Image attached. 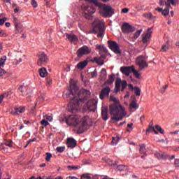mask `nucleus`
<instances>
[{
	"mask_svg": "<svg viewBox=\"0 0 179 179\" xmlns=\"http://www.w3.org/2000/svg\"><path fill=\"white\" fill-rule=\"evenodd\" d=\"M64 96H66V97L72 96V99L67 106V110L70 113H75L79 110V106L83 104V103L90 97L91 93L90 90L85 89H82L79 91V88L78 87V85H76V83H71L69 89L66 93L64 92Z\"/></svg>",
	"mask_w": 179,
	"mask_h": 179,
	"instance_id": "nucleus-1",
	"label": "nucleus"
},
{
	"mask_svg": "<svg viewBox=\"0 0 179 179\" xmlns=\"http://www.w3.org/2000/svg\"><path fill=\"white\" fill-rule=\"evenodd\" d=\"M67 125L77 127V133L83 134L87 129V117H80L76 115H70L65 120Z\"/></svg>",
	"mask_w": 179,
	"mask_h": 179,
	"instance_id": "nucleus-2",
	"label": "nucleus"
},
{
	"mask_svg": "<svg viewBox=\"0 0 179 179\" xmlns=\"http://www.w3.org/2000/svg\"><path fill=\"white\" fill-rule=\"evenodd\" d=\"M110 114L112 116L111 120L118 122L127 115V112L122 106L118 103H113L109 106Z\"/></svg>",
	"mask_w": 179,
	"mask_h": 179,
	"instance_id": "nucleus-3",
	"label": "nucleus"
},
{
	"mask_svg": "<svg viewBox=\"0 0 179 179\" xmlns=\"http://www.w3.org/2000/svg\"><path fill=\"white\" fill-rule=\"evenodd\" d=\"M92 24V33L94 34H97L98 33V37H104V24L103 22L99 19H95Z\"/></svg>",
	"mask_w": 179,
	"mask_h": 179,
	"instance_id": "nucleus-4",
	"label": "nucleus"
},
{
	"mask_svg": "<svg viewBox=\"0 0 179 179\" xmlns=\"http://www.w3.org/2000/svg\"><path fill=\"white\" fill-rule=\"evenodd\" d=\"M98 8H100V13L106 17H111V16L114 15V11L110 6H107L103 3H100Z\"/></svg>",
	"mask_w": 179,
	"mask_h": 179,
	"instance_id": "nucleus-5",
	"label": "nucleus"
},
{
	"mask_svg": "<svg viewBox=\"0 0 179 179\" xmlns=\"http://www.w3.org/2000/svg\"><path fill=\"white\" fill-rule=\"evenodd\" d=\"M81 9L84 12V17L85 19H89L91 15H93L96 12V8L92 6H89L87 5H82Z\"/></svg>",
	"mask_w": 179,
	"mask_h": 179,
	"instance_id": "nucleus-6",
	"label": "nucleus"
},
{
	"mask_svg": "<svg viewBox=\"0 0 179 179\" xmlns=\"http://www.w3.org/2000/svg\"><path fill=\"white\" fill-rule=\"evenodd\" d=\"M37 64L38 66H43V65H47L48 64V56L44 52H41L38 55Z\"/></svg>",
	"mask_w": 179,
	"mask_h": 179,
	"instance_id": "nucleus-7",
	"label": "nucleus"
},
{
	"mask_svg": "<svg viewBox=\"0 0 179 179\" xmlns=\"http://www.w3.org/2000/svg\"><path fill=\"white\" fill-rule=\"evenodd\" d=\"M136 62L137 65H138L140 71H142V69H144V68H148V66H149V64L148 62H146V58L145 56L141 55L138 57Z\"/></svg>",
	"mask_w": 179,
	"mask_h": 179,
	"instance_id": "nucleus-8",
	"label": "nucleus"
},
{
	"mask_svg": "<svg viewBox=\"0 0 179 179\" xmlns=\"http://www.w3.org/2000/svg\"><path fill=\"white\" fill-rule=\"evenodd\" d=\"M85 108H87L88 111H96V109L97 108V101L96 99H90L85 103Z\"/></svg>",
	"mask_w": 179,
	"mask_h": 179,
	"instance_id": "nucleus-9",
	"label": "nucleus"
},
{
	"mask_svg": "<svg viewBox=\"0 0 179 179\" xmlns=\"http://www.w3.org/2000/svg\"><path fill=\"white\" fill-rule=\"evenodd\" d=\"M108 45L112 51L115 52V54H121V50L120 49V45L115 41H108Z\"/></svg>",
	"mask_w": 179,
	"mask_h": 179,
	"instance_id": "nucleus-10",
	"label": "nucleus"
},
{
	"mask_svg": "<svg viewBox=\"0 0 179 179\" xmlns=\"http://www.w3.org/2000/svg\"><path fill=\"white\" fill-rule=\"evenodd\" d=\"M76 54L79 58H81V57H83V55L90 54V49H89V47L87 46H83L77 50Z\"/></svg>",
	"mask_w": 179,
	"mask_h": 179,
	"instance_id": "nucleus-11",
	"label": "nucleus"
},
{
	"mask_svg": "<svg viewBox=\"0 0 179 179\" xmlns=\"http://www.w3.org/2000/svg\"><path fill=\"white\" fill-rule=\"evenodd\" d=\"M122 33H134L135 31V27H132L128 22H124L122 25Z\"/></svg>",
	"mask_w": 179,
	"mask_h": 179,
	"instance_id": "nucleus-12",
	"label": "nucleus"
},
{
	"mask_svg": "<svg viewBox=\"0 0 179 179\" xmlns=\"http://www.w3.org/2000/svg\"><path fill=\"white\" fill-rule=\"evenodd\" d=\"M110 92H111V89L110 88V87H106L103 88L101 90V92L99 94V98L101 99V100H103L104 97H109Z\"/></svg>",
	"mask_w": 179,
	"mask_h": 179,
	"instance_id": "nucleus-13",
	"label": "nucleus"
},
{
	"mask_svg": "<svg viewBox=\"0 0 179 179\" xmlns=\"http://www.w3.org/2000/svg\"><path fill=\"white\" fill-rule=\"evenodd\" d=\"M150 30H152V28H149L148 29L147 33L142 35V37H143L142 41L143 44H146L147 43H149V40H150V37H152V31H150Z\"/></svg>",
	"mask_w": 179,
	"mask_h": 179,
	"instance_id": "nucleus-14",
	"label": "nucleus"
},
{
	"mask_svg": "<svg viewBox=\"0 0 179 179\" xmlns=\"http://www.w3.org/2000/svg\"><path fill=\"white\" fill-rule=\"evenodd\" d=\"M66 145L68 148L73 149L78 145V141L73 138L69 137L67 138Z\"/></svg>",
	"mask_w": 179,
	"mask_h": 179,
	"instance_id": "nucleus-15",
	"label": "nucleus"
},
{
	"mask_svg": "<svg viewBox=\"0 0 179 179\" xmlns=\"http://www.w3.org/2000/svg\"><path fill=\"white\" fill-rule=\"evenodd\" d=\"M101 117L103 121H107L108 118V108L107 106H103L101 108Z\"/></svg>",
	"mask_w": 179,
	"mask_h": 179,
	"instance_id": "nucleus-16",
	"label": "nucleus"
},
{
	"mask_svg": "<svg viewBox=\"0 0 179 179\" xmlns=\"http://www.w3.org/2000/svg\"><path fill=\"white\" fill-rule=\"evenodd\" d=\"M26 111V107L24 106H20L18 108H14V111L11 112V114L13 115H19V114H22Z\"/></svg>",
	"mask_w": 179,
	"mask_h": 179,
	"instance_id": "nucleus-17",
	"label": "nucleus"
},
{
	"mask_svg": "<svg viewBox=\"0 0 179 179\" xmlns=\"http://www.w3.org/2000/svg\"><path fill=\"white\" fill-rule=\"evenodd\" d=\"M120 72L126 76H129V74L132 72V66H122L120 68Z\"/></svg>",
	"mask_w": 179,
	"mask_h": 179,
	"instance_id": "nucleus-18",
	"label": "nucleus"
},
{
	"mask_svg": "<svg viewBox=\"0 0 179 179\" xmlns=\"http://www.w3.org/2000/svg\"><path fill=\"white\" fill-rule=\"evenodd\" d=\"M146 145L145 144L140 145V153L141 155H143L141 156V159H145L148 156V154L146 153Z\"/></svg>",
	"mask_w": 179,
	"mask_h": 179,
	"instance_id": "nucleus-19",
	"label": "nucleus"
},
{
	"mask_svg": "<svg viewBox=\"0 0 179 179\" xmlns=\"http://www.w3.org/2000/svg\"><path fill=\"white\" fill-rule=\"evenodd\" d=\"M66 38H68L69 41H71V43L78 41V37L73 34H66Z\"/></svg>",
	"mask_w": 179,
	"mask_h": 179,
	"instance_id": "nucleus-20",
	"label": "nucleus"
},
{
	"mask_svg": "<svg viewBox=\"0 0 179 179\" xmlns=\"http://www.w3.org/2000/svg\"><path fill=\"white\" fill-rule=\"evenodd\" d=\"M122 82L121 81V78H118L116 80V82H115V89L116 90V93H118V92H120V90H121V85H122Z\"/></svg>",
	"mask_w": 179,
	"mask_h": 179,
	"instance_id": "nucleus-21",
	"label": "nucleus"
},
{
	"mask_svg": "<svg viewBox=\"0 0 179 179\" xmlns=\"http://www.w3.org/2000/svg\"><path fill=\"white\" fill-rule=\"evenodd\" d=\"M114 78H115V74L114 73L110 74L109 76L108 80H107L105 82L104 85H113V83H114V80H115Z\"/></svg>",
	"mask_w": 179,
	"mask_h": 179,
	"instance_id": "nucleus-22",
	"label": "nucleus"
},
{
	"mask_svg": "<svg viewBox=\"0 0 179 179\" xmlns=\"http://www.w3.org/2000/svg\"><path fill=\"white\" fill-rule=\"evenodd\" d=\"M155 157H157L159 160L161 159H166V157H167V155H166V153H163L162 152H157L155 153Z\"/></svg>",
	"mask_w": 179,
	"mask_h": 179,
	"instance_id": "nucleus-23",
	"label": "nucleus"
},
{
	"mask_svg": "<svg viewBox=\"0 0 179 179\" xmlns=\"http://www.w3.org/2000/svg\"><path fill=\"white\" fill-rule=\"evenodd\" d=\"M99 54L101 57V58H103V59H106V57H107V48H102L100 50H99Z\"/></svg>",
	"mask_w": 179,
	"mask_h": 179,
	"instance_id": "nucleus-24",
	"label": "nucleus"
},
{
	"mask_svg": "<svg viewBox=\"0 0 179 179\" xmlns=\"http://www.w3.org/2000/svg\"><path fill=\"white\" fill-rule=\"evenodd\" d=\"M85 66H87V61L80 62L77 64L78 69H83Z\"/></svg>",
	"mask_w": 179,
	"mask_h": 179,
	"instance_id": "nucleus-25",
	"label": "nucleus"
},
{
	"mask_svg": "<svg viewBox=\"0 0 179 179\" xmlns=\"http://www.w3.org/2000/svg\"><path fill=\"white\" fill-rule=\"evenodd\" d=\"M94 62H96L98 65H103L104 63L103 61H104V59L100 56L99 57H94Z\"/></svg>",
	"mask_w": 179,
	"mask_h": 179,
	"instance_id": "nucleus-26",
	"label": "nucleus"
},
{
	"mask_svg": "<svg viewBox=\"0 0 179 179\" xmlns=\"http://www.w3.org/2000/svg\"><path fill=\"white\" fill-rule=\"evenodd\" d=\"M48 72H47V69L46 68H41L39 70V75L41 78H45V76L47 75Z\"/></svg>",
	"mask_w": 179,
	"mask_h": 179,
	"instance_id": "nucleus-27",
	"label": "nucleus"
},
{
	"mask_svg": "<svg viewBox=\"0 0 179 179\" xmlns=\"http://www.w3.org/2000/svg\"><path fill=\"white\" fill-rule=\"evenodd\" d=\"M170 48V45H169V43H166L165 44L162 45L161 51L166 52V51H169Z\"/></svg>",
	"mask_w": 179,
	"mask_h": 179,
	"instance_id": "nucleus-28",
	"label": "nucleus"
},
{
	"mask_svg": "<svg viewBox=\"0 0 179 179\" xmlns=\"http://www.w3.org/2000/svg\"><path fill=\"white\" fill-rule=\"evenodd\" d=\"M130 108H134V110L139 108V106L136 103V101L134 100L131 102Z\"/></svg>",
	"mask_w": 179,
	"mask_h": 179,
	"instance_id": "nucleus-29",
	"label": "nucleus"
},
{
	"mask_svg": "<svg viewBox=\"0 0 179 179\" xmlns=\"http://www.w3.org/2000/svg\"><path fill=\"white\" fill-rule=\"evenodd\" d=\"M131 72L134 73V75L136 76V78H139L141 76V74L135 69L134 66H131Z\"/></svg>",
	"mask_w": 179,
	"mask_h": 179,
	"instance_id": "nucleus-30",
	"label": "nucleus"
},
{
	"mask_svg": "<svg viewBox=\"0 0 179 179\" xmlns=\"http://www.w3.org/2000/svg\"><path fill=\"white\" fill-rule=\"evenodd\" d=\"M128 86V83H127V80H122V89L121 91L124 92L125 89H127V87Z\"/></svg>",
	"mask_w": 179,
	"mask_h": 179,
	"instance_id": "nucleus-31",
	"label": "nucleus"
},
{
	"mask_svg": "<svg viewBox=\"0 0 179 179\" xmlns=\"http://www.w3.org/2000/svg\"><path fill=\"white\" fill-rule=\"evenodd\" d=\"M86 2H89L90 3H94L95 6H99L100 5V2H99L97 0H85Z\"/></svg>",
	"mask_w": 179,
	"mask_h": 179,
	"instance_id": "nucleus-32",
	"label": "nucleus"
},
{
	"mask_svg": "<svg viewBox=\"0 0 179 179\" xmlns=\"http://www.w3.org/2000/svg\"><path fill=\"white\" fill-rule=\"evenodd\" d=\"M18 90L19 92H20L21 93H24V92H26V90H27V87H26L24 85H20L18 87Z\"/></svg>",
	"mask_w": 179,
	"mask_h": 179,
	"instance_id": "nucleus-33",
	"label": "nucleus"
},
{
	"mask_svg": "<svg viewBox=\"0 0 179 179\" xmlns=\"http://www.w3.org/2000/svg\"><path fill=\"white\" fill-rule=\"evenodd\" d=\"M134 94L136 96H141V89L138 87H134Z\"/></svg>",
	"mask_w": 179,
	"mask_h": 179,
	"instance_id": "nucleus-34",
	"label": "nucleus"
},
{
	"mask_svg": "<svg viewBox=\"0 0 179 179\" xmlns=\"http://www.w3.org/2000/svg\"><path fill=\"white\" fill-rule=\"evenodd\" d=\"M117 169L119 171H124L127 170V167L125 165H119V166H117Z\"/></svg>",
	"mask_w": 179,
	"mask_h": 179,
	"instance_id": "nucleus-35",
	"label": "nucleus"
},
{
	"mask_svg": "<svg viewBox=\"0 0 179 179\" xmlns=\"http://www.w3.org/2000/svg\"><path fill=\"white\" fill-rule=\"evenodd\" d=\"M141 33H142V29H139L138 30L134 35V38L135 40H136V38H138L140 36H141Z\"/></svg>",
	"mask_w": 179,
	"mask_h": 179,
	"instance_id": "nucleus-36",
	"label": "nucleus"
},
{
	"mask_svg": "<svg viewBox=\"0 0 179 179\" xmlns=\"http://www.w3.org/2000/svg\"><path fill=\"white\" fill-rule=\"evenodd\" d=\"M119 141H120V137L118 136L113 137V139H112L113 145H117Z\"/></svg>",
	"mask_w": 179,
	"mask_h": 179,
	"instance_id": "nucleus-37",
	"label": "nucleus"
},
{
	"mask_svg": "<svg viewBox=\"0 0 179 179\" xmlns=\"http://www.w3.org/2000/svg\"><path fill=\"white\" fill-rule=\"evenodd\" d=\"M5 61H6V57L1 58V59H0V68L3 67V65H5Z\"/></svg>",
	"mask_w": 179,
	"mask_h": 179,
	"instance_id": "nucleus-38",
	"label": "nucleus"
},
{
	"mask_svg": "<svg viewBox=\"0 0 179 179\" xmlns=\"http://www.w3.org/2000/svg\"><path fill=\"white\" fill-rule=\"evenodd\" d=\"M13 22L15 26L20 24V20H19L16 17H13Z\"/></svg>",
	"mask_w": 179,
	"mask_h": 179,
	"instance_id": "nucleus-39",
	"label": "nucleus"
},
{
	"mask_svg": "<svg viewBox=\"0 0 179 179\" xmlns=\"http://www.w3.org/2000/svg\"><path fill=\"white\" fill-rule=\"evenodd\" d=\"M51 157H52V154H51L50 152H46V162H50V160H51Z\"/></svg>",
	"mask_w": 179,
	"mask_h": 179,
	"instance_id": "nucleus-40",
	"label": "nucleus"
},
{
	"mask_svg": "<svg viewBox=\"0 0 179 179\" xmlns=\"http://www.w3.org/2000/svg\"><path fill=\"white\" fill-rule=\"evenodd\" d=\"M155 128L157 129V131H158L159 132H160V134H164V129H163L159 125H156Z\"/></svg>",
	"mask_w": 179,
	"mask_h": 179,
	"instance_id": "nucleus-41",
	"label": "nucleus"
},
{
	"mask_svg": "<svg viewBox=\"0 0 179 179\" xmlns=\"http://www.w3.org/2000/svg\"><path fill=\"white\" fill-rule=\"evenodd\" d=\"M57 152H58L59 153H62V152H64L65 150V146H62V147H57L56 148Z\"/></svg>",
	"mask_w": 179,
	"mask_h": 179,
	"instance_id": "nucleus-42",
	"label": "nucleus"
},
{
	"mask_svg": "<svg viewBox=\"0 0 179 179\" xmlns=\"http://www.w3.org/2000/svg\"><path fill=\"white\" fill-rule=\"evenodd\" d=\"M162 13L164 16H167V15L169 13H170V10L169 8H165V9L162 10Z\"/></svg>",
	"mask_w": 179,
	"mask_h": 179,
	"instance_id": "nucleus-43",
	"label": "nucleus"
},
{
	"mask_svg": "<svg viewBox=\"0 0 179 179\" xmlns=\"http://www.w3.org/2000/svg\"><path fill=\"white\" fill-rule=\"evenodd\" d=\"M92 78H97V70L94 69L92 72L90 73Z\"/></svg>",
	"mask_w": 179,
	"mask_h": 179,
	"instance_id": "nucleus-44",
	"label": "nucleus"
},
{
	"mask_svg": "<svg viewBox=\"0 0 179 179\" xmlns=\"http://www.w3.org/2000/svg\"><path fill=\"white\" fill-rule=\"evenodd\" d=\"M41 125H43V127H48V121L45 120V119H43L41 121Z\"/></svg>",
	"mask_w": 179,
	"mask_h": 179,
	"instance_id": "nucleus-45",
	"label": "nucleus"
},
{
	"mask_svg": "<svg viewBox=\"0 0 179 179\" xmlns=\"http://www.w3.org/2000/svg\"><path fill=\"white\" fill-rule=\"evenodd\" d=\"M134 125L133 123L131 124H127V132H131V131L132 130V126Z\"/></svg>",
	"mask_w": 179,
	"mask_h": 179,
	"instance_id": "nucleus-46",
	"label": "nucleus"
},
{
	"mask_svg": "<svg viewBox=\"0 0 179 179\" xmlns=\"http://www.w3.org/2000/svg\"><path fill=\"white\" fill-rule=\"evenodd\" d=\"M153 131H155V127L148 126V128L147 129L146 134H149L150 132H153Z\"/></svg>",
	"mask_w": 179,
	"mask_h": 179,
	"instance_id": "nucleus-47",
	"label": "nucleus"
},
{
	"mask_svg": "<svg viewBox=\"0 0 179 179\" xmlns=\"http://www.w3.org/2000/svg\"><path fill=\"white\" fill-rule=\"evenodd\" d=\"M31 5L34 8H37V6H38L37 1H36V0H31Z\"/></svg>",
	"mask_w": 179,
	"mask_h": 179,
	"instance_id": "nucleus-48",
	"label": "nucleus"
},
{
	"mask_svg": "<svg viewBox=\"0 0 179 179\" xmlns=\"http://www.w3.org/2000/svg\"><path fill=\"white\" fill-rule=\"evenodd\" d=\"M176 1H178V0H168L167 6L170 5V3L171 5H176Z\"/></svg>",
	"mask_w": 179,
	"mask_h": 179,
	"instance_id": "nucleus-49",
	"label": "nucleus"
},
{
	"mask_svg": "<svg viewBox=\"0 0 179 179\" xmlns=\"http://www.w3.org/2000/svg\"><path fill=\"white\" fill-rule=\"evenodd\" d=\"M5 22H6V17L0 18V26H3Z\"/></svg>",
	"mask_w": 179,
	"mask_h": 179,
	"instance_id": "nucleus-50",
	"label": "nucleus"
},
{
	"mask_svg": "<svg viewBox=\"0 0 179 179\" xmlns=\"http://www.w3.org/2000/svg\"><path fill=\"white\" fill-rule=\"evenodd\" d=\"M15 27L17 31H22V25H20V24L15 25Z\"/></svg>",
	"mask_w": 179,
	"mask_h": 179,
	"instance_id": "nucleus-51",
	"label": "nucleus"
},
{
	"mask_svg": "<svg viewBox=\"0 0 179 179\" xmlns=\"http://www.w3.org/2000/svg\"><path fill=\"white\" fill-rule=\"evenodd\" d=\"M4 145L8 146V148H12V141H6Z\"/></svg>",
	"mask_w": 179,
	"mask_h": 179,
	"instance_id": "nucleus-52",
	"label": "nucleus"
},
{
	"mask_svg": "<svg viewBox=\"0 0 179 179\" xmlns=\"http://www.w3.org/2000/svg\"><path fill=\"white\" fill-rule=\"evenodd\" d=\"M68 169H69V170H78L79 168L76 166H69Z\"/></svg>",
	"mask_w": 179,
	"mask_h": 179,
	"instance_id": "nucleus-53",
	"label": "nucleus"
},
{
	"mask_svg": "<svg viewBox=\"0 0 179 179\" xmlns=\"http://www.w3.org/2000/svg\"><path fill=\"white\" fill-rule=\"evenodd\" d=\"M5 73H6V71L3 70L2 67H0V76L5 75Z\"/></svg>",
	"mask_w": 179,
	"mask_h": 179,
	"instance_id": "nucleus-54",
	"label": "nucleus"
},
{
	"mask_svg": "<svg viewBox=\"0 0 179 179\" xmlns=\"http://www.w3.org/2000/svg\"><path fill=\"white\" fill-rule=\"evenodd\" d=\"M110 101H113L114 103H117V98H115L114 96H110Z\"/></svg>",
	"mask_w": 179,
	"mask_h": 179,
	"instance_id": "nucleus-55",
	"label": "nucleus"
},
{
	"mask_svg": "<svg viewBox=\"0 0 179 179\" xmlns=\"http://www.w3.org/2000/svg\"><path fill=\"white\" fill-rule=\"evenodd\" d=\"M164 3H165V5H166V6H167V2H166V0H159V5L162 6H163V5H164Z\"/></svg>",
	"mask_w": 179,
	"mask_h": 179,
	"instance_id": "nucleus-56",
	"label": "nucleus"
},
{
	"mask_svg": "<svg viewBox=\"0 0 179 179\" xmlns=\"http://www.w3.org/2000/svg\"><path fill=\"white\" fill-rule=\"evenodd\" d=\"M168 87H169V85H165L164 87H163L160 90L161 93L162 94L164 93V92H166V89H167Z\"/></svg>",
	"mask_w": 179,
	"mask_h": 179,
	"instance_id": "nucleus-57",
	"label": "nucleus"
},
{
	"mask_svg": "<svg viewBox=\"0 0 179 179\" xmlns=\"http://www.w3.org/2000/svg\"><path fill=\"white\" fill-rule=\"evenodd\" d=\"M145 17H147V19H152V17H153V15H152V13L145 14Z\"/></svg>",
	"mask_w": 179,
	"mask_h": 179,
	"instance_id": "nucleus-58",
	"label": "nucleus"
},
{
	"mask_svg": "<svg viewBox=\"0 0 179 179\" xmlns=\"http://www.w3.org/2000/svg\"><path fill=\"white\" fill-rule=\"evenodd\" d=\"M101 73H102V75H103V76H107V70H106V69H102Z\"/></svg>",
	"mask_w": 179,
	"mask_h": 179,
	"instance_id": "nucleus-59",
	"label": "nucleus"
},
{
	"mask_svg": "<svg viewBox=\"0 0 179 179\" xmlns=\"http://www.w3.org/2000/svg\"><path fill=\"white\" fill-rule=\"evenodd\" d=\"M122 13H128V12H129V9H128L127 8H124L122 10Z\"/></svg>",
	"mask_w": 179,
	"mask_h": 179,
	"instance_id": "nucleus-60",
	"label": "nucleus"
},
{
	"mask_svg": "<svg viewBox=\"0 0 179 179\" xmlns=\"http://www.w3.org/2000/svg\"><path fill=\"white\" fill-rule=\"evenodd\" d=\"M1 96H3V99L4 97L8 98L9 97V92H5L4 94H1Z\"/></svg>",
	"mask_w": 179,
	"mask_h": 179,
	"instance_id": "nucleus-61",
	"label": "nucleus"
},
{
	"mask_svg": "<svg viewBox=\"0 0 179 179\" xmlns=\"http://www.w3.org/2000/svg\"><path fill=\"white\" fill-rule=\"evenodd\" d=\"M46 120H48V121H50L51 122V121H52V116L47 115L46 116Z\"/></svg>",
	"mask_w": 179,
	"mask_h": 179,
	"instance_id": "nucleus-62",
	"label": "nucleus"
},
{
	"mask_svg": "<svg viewBox=\"0 0 179 179\" xmlns=\"http://www.w3.org/2000/svg\"><path fill=\"white\" fill-rule=\"evenodd\" d=\"M155 10H157V12H163V8H160V7H157L155 8Z\"/></svg>",
	"mask_w": 179,
	"mask_h": 179,
	"instance_id": "nucleus-63",
	"label": "nucleus"
},
{
	"mask_svg": "<svg viewBox=\"0 0 179 179\" xmlns=\"http://www.w3.org/2000/svg\"><path fill=\"white\" fill-rule=\"evenodd\" d=\"M175 164H176V166H178V167H179V159H175Z\"/></svg>",
	"mask_w": 179,
	"mask_h": 179,
	"instance_id": "nucleus-64",
	"label": "nucleus"
}]
</instances>
